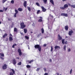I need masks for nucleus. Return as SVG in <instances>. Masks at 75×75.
<instances>
[{"mask_svg":"<svg viewBox=\"0 0 75 75\" xmlns=\"http://www.w3.org/2000/svg\"><path fill=\"white\" fill-rule=\"evenodd\" d=\"M35 48H37L38 49L39 52H41V46H40V45H35Z\"/></svg>","mask_w":75,"mask_h":75,"instance_id":"1","label":"nucleus"},{"mask_svg":"<svg viewBox=\"0 0 75 75\" xmlns=\"http://www.w3.org/2000/svg\"><path fill=\"white\" fill-rule=\"evenodd\" d=\"M21 28H22V29H23L25 27V25H24V23L23 22L21 23Z\"/></svg>","mask_w":75,"mask_h":75,"instance_id":"2","label":"nucleus"},{"mask_svg":"<svg viewBox=\"0 0 75 75\" xmlns=\"http://www.w3.org/2000/svg\"><path fill=\"white\" fill-rule=\"evenodd\" d=\"M18 51L19 53V55L20 56H21L22 54V53L21 52V50L20 49H18Z\"/></svg>","mask_w":75,"mask_h":75,"instance_id":"3","label":"nucleus"},{"mask_svg":"<svg viewBox=\"0 0 75 75\" xmlns=\"http://www.w3.org/2000/svg\"><path fill=\"white\" fill-rule=\"evenodd\" d=\"M7 68V66L6 64H4L2 67V68L3 69H6Z\"/></svg>","mask_w":75,"mask_h":75,"instance_id":"4","label":"nucleus"},{"mask_svg":"<svg viewBox=\"0 0 75 75\" xmlns=\"http://www.w3.org/2000/svg\"><path fill=\"white\" fill-rule=\"evenodd\" d=\"M12 72H11L10 73V75H13V74H15V71L13 69H11Z\"/></svg>","mask_w":75,"mask_h":75,"instance_id":"5","label":"nucleus"},{"mask_svg":"<svg viewBox=\"0 0 75 75\" xmlns=\"http://www.w3.org/2000/svg\"><path fill=\"white\" fill-rule=\"evenodd\" d=\"M72 33H73V31L72 30L69 31V35H72Z\"/></svg>","mask_w":75,"mask_h":75,"instance_id":"6","label":"nucleus"},{"mask_svg":"<svg viewBox=\"0 0 75 75\" xmlns=\"http://www.w3.org/2000/svg\"><path fill=\"white\" fill-rule=\"evenodd\" d=\"M13 65H15V64H16V61L15 59H13Z\"/></svg>","mask_w":75,"mask_h":75,"instance_id":"7","label":"nucleus"},{"mask_svg":"<svg viewBox=\"0 0 75 75\" xmlns=\"http://www.w3.org/2000/svg\"><path fill=\"white\" fill-rule=\"evenodd\" d=\"M41 8L42 9V11L43 12H45L46 10H47V9L45 8L43 6H41Z\"/></svg>","mask_w":75,"mask_h":75,"instance_id":"8","label":"nucleus"},{"mask_svg":"<svg viewBox=\"0 0 75 75\" xmlns=\"http://www.w3.org/2000/svg\"><path fill=\"white\" fill-rule=\"evenodd\" d=\"M58 39L59 40V41H60V40H62V37L60 36V35H58Z\"/></svg>","mask_w":75,"mask_h":75,"instance_id":"9","label":"nucleus"},{"mask_svg":"<svg viewBox=\"0 0 75 75\" xmlns=\"http://www.w3.org/2000/svg\"><path fill=\"white\" fill-rule=\"evenodd\" d=\"M23 5L25 8H26V7H27V1H24Z\"/></svg>","mask_w":75,"mask_h":75,"instance_id":"10","label":"nucleus"},{"mask_svg":"<svg viewBox=\"0 0 75 75\" xmlns=\"http://www.w3.org/2000/svg\"><path fill=\"white\" fill-rule=\"evenodd\" d=\"M54 48L55 50H57V49L59 50V49H60V47L59 46H56L54 47Z\"/></svg>","mask_w":75,"mask_h":75,"instance_id":"11","label":"nucleus"},{"mask_svg":"<svg viewBox=\"0 0 75 75\" xmlns=\"http://www.w3.org/2000/svg\"><path fill=\"white\" fill-rule=\"evenodd\" d=\"M64 7L65 9V8H68V5L67 4H65L64 6Z\"/></svg>","mask_w":75,"mask_h":75,"instance_id":"12","label":"nucleus"},{"mask_svg":"<svg viewBox=\"0 0 75 75\" xmlns=\"http://www.w3.org/2000/svg\"><path fill=\"white\" fill-rule=\"evenodd\" d=\"M65 30H66V31H67L68 30V25H66L65 26Z\"/></svg>","mask_w":75,"mask_h":75,"instance_id":"13","label":"nucleus"},{"mask_svg":"<svg viewBox=\"0 0 75 75\" xmlns=\"http://www.w3.org/2000/svg\"><path fill=\"white\" fill-rule=\"evenodd\" d=\"M9 40L10 41H13V38L12 37L10 36L9 38Z\"/></svg>","mask_w":75,"mask_h":75,"instance_id":"14","label":"nucleus"},{"mask_svg":"<svg viewBox=\"0 0 75 75\" xmlns=\"http://www.w3.org/2000/svg\"><path fill=\"white\" fill-rule=\"evenodd\" d=\"M18 10L19 11H23V8H18Z\"/></svg>","mask_w":75,"mask_h":75,"instance_id":"15","label":"nucleus"},{"mask_svg":"<svg viewBox=\"0 0 75 75\" xmlns=\"http://www.w3.org/2000/svg\"><path fill=\"white\" fill-rule=\"evenodd\" d=\"M33 62V60H31L30 61H27V62H28L29 63V64H31V62Z\"/></svg>","mask_w":75,"mask_h":75,"instance_id":"16","label":"nucleus"},{"mask_svg":"<svg viewBox=\"0 0 75 75\" xmlns=\"http://www.w3.org/2000/svg\"><path fill=\"white\" fill-rule=\"evenodd\" d=\"M7 35V34L5 33L4 35L3 36V38H5Z\"/></svg>","mask_w":75,"mask_h":75,"instance_id":"17","label":"nucleus"},{"mask_svg":"<svg viewBox=\"0 0 75 75\" xmlns=\"http://www.w3.org/2000/svg\"><path fill=\"white\" fill-rule=\"evenodd\" d=\"M44 4H46L47 3V0H43Z\"/></svg>","mask_w":75,"mask_h":75,"instance_id":"18","label":"nucleus"},{"mask_svg":"<svg viewBox=\"0 0 75 75\" xmlns=\"http://www.w3.org/2000/svg\"><path fill=\"white\" fill-rule=\"evenodd\" d=\"M50 2H51V3L52 4H53V5H54V1H53V0H50Z\"/></svg>","mask_w":75,"mask_h":75,"instance_id":"19","label":"nucleus"},{"mask_svg":"<svg viewBox=\"0 0 75 75\" xmlns=\"http://www.w3.org/2000/svg\"><path fill=\"white\" fill-rule=\"evenodd\" d=\"M62 44H65L64 40V39L62 40Z\"/></svg>","mask_w":75,"mask_h":75,"instance_id":"20","label":"nucleus"},{"mask_svg":"<svg viewBox=\"0 0 75 75\" xmlns=\"http://www.w3.org/2000/svg\"><path fill=\"white\" fill-rule=\"evenodd\" d=\"M24 33H27V29H24Z\"/></svg>","mask_w":75,"mask_h":75,"instance_id":"21","label":"nucleus"},{"mask_svg":"<svg viewBox=\"0 0 75 75\" xmlns=\"http://www.w3.org/2000/svg\"><path fill=\"white\" fill-rule=\"evenodd\" d=\"M41 30H42V34H43L44 33V29L43 28H42Z\"/></svg>","mask_w":75,"mask_h":75,"instance_id":"22","label":"nucleus"},{"mask_svg":"<svg viewBox=\"0 0 75 75\" xmlns=\"http://www.w3.org/2000/svg\"><path fill=\"white\" fill-rule=\"evenodd\" d=\"M15 13L17 14L18 13V10H15Z\"/></svg>","mask_w":75,"mask_h":75,"instance_id":"23","label":"nucleus"},{"mask_svg":"<svg viewBox=\"0 0 75 75\" xmlns=\"http://www.w3.org/2000/svg\"><path fill=\"white\" fill-rule=\"evenodd\" d=\"M27 8L28 9V10H29V11H31V8H30V7H27Z\"/></svg>","mask_w":75,"mask_h":75,"instance_id":"24","label":"nucleus"},{"mask_svg":"<svg viewBox=\"0 0 75 75\" xmlns=\"http://www.w3.org/2000/svg\"><path fill=\"white\" fill-rule=\"evenodd\" d=\"M42 20L41 19H39L38 20V22H42Z\"/></svg>","mask_w":75,"mask_h":75,"instance_id":"25","label":"nucleus"},{"mask_svg":"<svg viewBox=\"0 0 75 75\" xmlns=\"http://www.w3.org/2000/svg\"><path fill=\"white\" fill-rule=\"evenodd\" d=\"M53 50V47L52 46H51V51L52 52Z\"/></svg>","mask_w":75,"mask_h":75,"instance_id":"26","label":"nucleus"},{"mask_svg":"<svg viewBox=\"0 0 75 75\" xmlns=\"http://www.w3.org/2000/svg\"><path fill=\"white\" fill-rule=\"evenodd\" d=\"M0 55H1V57H4V55L3 54L0 53Z\"/></svg>","mask_w":75,"mask_h":75,"instance_id":"27","label":"nucleus"},{"mask_svg":"<svg viewBox=\"0 0 75 75\" xmlns=\"http://www.w3.org/2000/svg\"><path fill=\"white\" fill-rule=\"evenodd\" d=\"M36 4L38 6H39V7H40V4H39V3H36Z\"/></svg>","mask_w":75,"mask_h":75,"instance_id":"28","label":"nucleus"},{"mask_svg":"<svg viewBox=\"0 0 75 75\" xmlns=\"http://www.w3.org/2000/svg\"><path fill=\"white\" fill-rule=\"evenodd\" d=\"M11 3H12V4H14V0H12L11 1Z\"/></svg>","mask_w":75,"mask_h":75,"instance_id":"29","label":"nucleus"},{"mask_svg":"<svg viewBox=\"0 0 75 75\" xmlns=\"http://www.w3.org/2000/svg\"><path fill=\"white\" fill-rule=\"evenodd\" d=\"M64 49L65 51L66 50V45H65L64 46Z\"/></svg>","mask_w":75,"mask_h":75,"instance_id":"30","label":"nucleus"},{"mask_svg":"<svg viewBox=\"0 0 75 75\" xmlns=\"http://www.w3.org/2000/svg\"><path fill=\"white\" fill-rule=\"evenodd\" d=\"M71 7H73V8H75V5H71Z\"/></svg>","mask_w":75,"mask_h":75,"instance_id":"31","label":"nucleus"},{"mask_svg":"<svg viewBox=\"0 0 75 75\" xmlns=\"http://www.w3.org/2000/svg\"><path fill=\"white\" fill-rule=\"evenodd\" d=\"M26 67L28 68H31V66H30L29 65H28L26 66Z\"/></svg>","mask_w":75,"mask_h":75,"instance_id":"32","label":"nucleus"},{"mask_svg":"<svg viewBox=\"0 0 75 75\" xmlns=\"http://www.w3.org/2000/svg\"><path fill=\"white\" fill-rule=\"evenodd\" d=\"M25 38L27 39V40H28V39H29V37H28V36H25Z\"/></svg>","mask_w":75,"mask_h":75,"instance_id":"33","label":"nucleus"},{"mask_svg":"<svg viewBox=\"0 0 75 75\" xmlns=\"http://www.w3.org/2000/svg\"><path fill=\"white\" fill-rule=\"evenodd\" d=\"M6 1H7V0H3L2 3H4Z\"/></svg>","mask_w":75,"mask_h":75,"instance_id":"34","label":"nucleus"},{"mask_svg":"<svg viewBox=\"0 0 75 75\" xmlns=\"http://www.w3.org/2000/svg\"><path fill=\"white\" fill-rule=\"evenodd\" d=\"M7 8H5V7H4L3 8L4 10L5 9V11H6L7 10Z\"/></svg>","mask_w":75,"mask_h":75,"instance_id":"35","label":"nucleus"},{"mask_svg":"<svg viewBox=\"0 0 75 75\" xmlns=\"http://www.w3.org/2000/svg\"><path fill=\"white\" fill-rule=\"evenodd\" d=\"M18 65H21V62H19L18 63Z\"/></svg>","mask_w":75,"mask_h":75,"instance_id":"36","label":"nucleus"},{"mask_svg":"<svg viewBox=\"0 0 75 75\" xmlns=\"http://www.w3.org/2000/svg\"><path fill=\"white\" fill-rule=\"evenodd\" d=\"M64 16H65V17H68V14L67 13H64Z\"/></svg>","mask_w":75,"mask_h":75,"instance_id":"37","label":"nucleus"},{"mask_svg":"<svg viewBox=\"0 0 75 75\" xmlns=\"http://www.w3.org/2000/svg\"><path fill=\"white\" fill-rule=\"evenodd\" d=\"M8 21H11L12 19L11 18H8Z\"/></svg>","mask_w":75,"mask_h":75,"instance_id":"38","label":"nucleus"},{"mask_svg":"<svg viewBox=\"0 0 75 75\" xmlns=\"http://www.w3.org/2000/svg\"><path fill=\"white\" fill-rule=\"evenodd\" d=\"M14 31H15V32H16L17 31V28H14Z\"/></svg>","mask_w":75,"mask_h":75,"instance_id":"39","label":"nucleus"},{"mask_svg":"<svg viewBox=\"0 0 75 75\" xmlns=\"http://www.w3.org/2000/svg\"><path fill=\"white\" fill-rule=\"evenodd\" d=\"M41 34H40L38 35V38L40 37V36H41Z\"/></svg>","mask_w":75,"mask_h":75,"instance_id":"40","label":"nucleus"},{"mask_svg":"<svg viewBox=\"0 0 75 75\" xmlns=\"http://www.w3.org/2000/svg\"><path fill=\"white\" fill-rule=\"evenodd\" d=\"M72 69H71L70 71V74H72Z\"/></svg>","mask_w":75,"mask_h":75,"instance_id":"41","label":"nucleus"},{"mask_svg":"<svg viewBox=\"0 0 75 75\" xmlns=\"http://www.w3.org/2000/svg\"><path fill=\"white\" fill-rule=\"evenodd\" d=\"M40 69V68H37V69H36L37 71H38Z\"/></svg>","mask_w":75,"mask_h":75,"instance_id":"42","label":"nucleus"},{"mask_svg":"<svg viewBox=\"0 0 75 75\" xmlns=\"http://www.w3.org/2000/svg\"><path fill=\"white\" fill-rule=\"evenodd\" d=\"M60 8H61V9H65V8H64V7H60Z\"/></svg>","mask_w":75,"mask_h":75,"instance_id":"43","label":"nucleus"},{"mask_svg":"<svg viewBox=\"0 0 75 75\" xmlns=\"http://www.w3.org/2000/svg\"><path fill=\"white\" fill-rule=\"evenodd\" d=\"M64 14H65V13H62L61 14V16H64Z\"/></svg>","mask_w":75,"mask_h":75,"instance_id":"44","label":"nucleus"},{"mask_svg":"<svg viewBox=\"0 0 75 75\" xmlns=\"http://www.w3.org/2000/svg\"><path fill=\"white\" fill-rule=\"evenodd\" d=\"M68 52H70L71 51V49L69 48L68 50Z\"/></svg>","mask_w":75,"mask_h":75,"instance_id":"45","label":"nucleus"},{"mask_svg":"<svg viewBox=\"0 0 75 75\" xmlns=\"http://www.w3.org/2000/svg\"><path fill=\"white\" fill-rule=\"evenodd\" d=\"M40 11L38 10L37 12V14H39V13H40Z\"/></svg>","mask_w":75,"mask_h":75,"instance_id":"46","label":"nucleus"},{"mask_svg":"<svg viewBox=\"0 0 75 75\" xmlns=\"http://www.w3.org/2000/svg\"><path fill=\"white\" fill-rule=\"evenodd\" d=\"M16 14H17V13H15L14 15V17H16Z\"/></svg>","mask_w":75,"mask_h":75,"instance_id":"47","label":"nucleus"},{"mask_svg":"<svg viewBox=\"0 0 75 75\" xmlns=\"http://www.w3.org/2000/svg\"><path fill=\"white\" fill-rule=\"evenodd\" d=\"M0 58H1V59H2V60L4 59L3 58V57H1L0 56Z\"/></svg>","mask_w":75,"mask_h":75,"instance_id":"48","label":"nucleus"},{"mask_svg":"<svg viewBox=\"0 0 75 75\" xmlns=\"http://www.w3.org/2000/svg\"><path fill=\"white\" fill-rule=\"evenodd\" d=\"M43 47H46L47 46V45L46 44H44L43 45Z\"/></svg>","mask_w":75,"mask_h":75,"instance_id":"49","label":"nucleus"},{"mask_svg":"<svg viewBox=\"0 0 75 75\" xmlns=\"http://www.w3.org/2000/svg\"><path fill=\"white\" fill-rule=\"evenodd\" d=\"M48 73H45V74L44 75H48Z\"/></svg>","mask_w":75,"mask_h":75,"instance_id":"50","label":"nucleus"},{"mask_svg":"<svg viewBox=\"0 0 75 75\" xmlns=\"http://www.w3.org/2000/svg\"><path fill=\"white\" fill-rule=\"evenodd\" d=\"M44 71H46V68H44Z\"/></svg>","mask_w":75,"mask_h":75,"instance_id":"51","label":"nucleus"},{"mask_svg":"<svg viewBox=\"0 0 75 75\" xmlns=\"http://www.w3.org/2000/svg\"><path fill=\"white\" fill-rule=\"evenodd\" d=\"M0 12H3V11L2 10H0Z\"/></svg>","mask_w":75,"mask_h":75,"instance_id":"52","label":"nucleus"},{"mask_svg":"<svg viewBox=\"0 0 75 75\" xmlns=\"http://www.w3.org/2000/svg\"><path fill=\"white\" fill-rule=\"evenodd\" d=\"M65 44H67V41H66L65 43Z\"/></svg>","mask_w":75,"mask_h":75,"instance_id":"53","label":"nucleus"},{"mask_svg":"<svg viewBox=\"0 0 75 75\" xmlns=\"http://www.w3.org/2000/svg\"><path fill=\"white\" fill-rule=\"evenodd\" d=\"M68 4L69 6H71V4H70L68 3Z\"/></svg>","mask_w":75,"mask_h":75,"instance_id":"54","label":"nucleus"},{"mask_svg":"<svg viewBox=\"0 0 75 75\" xmlns=\"http://www.w3.org/2000/svg\"><path fill=\"white\" fill-rule=\"evenodd\" d=\"M49 61H50V62H51V61H52V60H51V59H50Z\"/></svg>","mask_w":75,"mask_h":75,"instance_id":"55","label":"nucleus"},{"mask_svg":"<svg viewBox=\"0 0 75 75\" xmlns=\"http://www.w3.org/2000/svg\"><path fill=\"white\" fill-rule=\"evenodd\" d=\"M56 74H57V75H59V73H56Z\"/></svg>","mask_w":75,"mask_h":75,"instance_id":"56","label":"nucleus"},{"mask_svg":"<svg viewBox=\"0 0 75 75\" xmlns=\"http://www.w3.org/2000/svg\"><path fill=\"white\" fill-rule=\"evenodd\" d=\"M11 27L12 28V27H13V25H12L11 26Z\"/></svg>","mask_w":75,"mask_h":75,"instance_id":"57","label":"nucleus"},{"mask_svg":"<svg viewBox=\"0 0 75 75\" xmlns=\"http://www.w3.org/2000/svg\"><path fill=\"white\" fill-rule=\"evenodd\" d=\"M14 45H13V46H12V48H14Z\"/></svg>","mask_w":75,"mask_h":75,"instance_id":"58","label":"nucleus"},{"mask_svg":"<svg viewBox=\"0 0 75 75\" xmlns=\"http://www.w3.org/2000/svg\"><path fill=\"white\" fill-rule=\"evenodd\" d=\"M40 18H41V19H42V17H40Z\"/></svg>","mask_w":75,"mask_h":75,"instance_id":"59","label":"nucleus"},{"mask_svg":"<svg viewBox=\"0 0 75 75\" xmlns=\"http://www.w3.org/2000/svg\"><path fill=\"white\" fill-rule=\"evenodd\" d=\"M14 45V46H17V44H14V45Z\"/></svg>","mask_w":75,"mask_h":75,"instance_id":"60","label":"nucleus"},{"mask_svg":"<svg viewBox=\"0 0 75 75\" xmlns=\"http://www.w3.org/2000/svg\"><path fill=\"white\" fill-rule=\"evenodd\" d=\"M48 28H49V29H51V28H50V27H48Z\"/></svg>","mask_w":75,"mask_h":75,"instance_id":"61","label":"nucleus"},{"mask_svg":"<svg viewBox=\"0 0 75 75\" xmlns=\"http://www.w3.org/2000/svg\"><path fill=\"white\" fill-rule=\"evenodd\" d=\"M66 0H62V1H66Z\"/></svg>","mask_w":75,"mask_h":75,"instance_id":"62","label":"nucleus"},{"mask_svg":"<svg viewBox=\"0 0 75 75\" xmlns=\"http://www.w3.org/2000/svg\"><path fill=\"white\" fill-rule=\"evenodd\" d=\"M16 58H17V59H19V57H17Z\"/></svg>","mask_w":75,"mask_h":75,"instance_id":"63","label":"nucleus"},{"mask_svg":"<svg viewBox=\"0 0 75 75\" xmlns=\"http://www.w3.org/2000/svg\"><path fill=\"white\" fill-rule=\"evenodd\" d=\"M21 35H23V33H21Z\"/></svg>","mask_w":75,"mask_h":75,"instance_id":"64","label":"nucleus"}]
</instances>
